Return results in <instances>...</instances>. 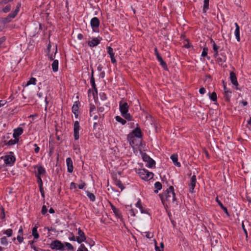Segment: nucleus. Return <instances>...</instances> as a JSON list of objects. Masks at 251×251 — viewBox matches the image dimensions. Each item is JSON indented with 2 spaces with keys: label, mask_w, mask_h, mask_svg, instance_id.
<instances>
[{
  "label": "nucleus",
  "mask_w": 251,
  "mask_h": 251,
  "mask_svg": "<svg viewBox=\"0 0 251 251\" xmlns=\"http://www.w3.org/2000/svg\"><path fill=\"white\" fill-rule=\"evenodd\" d=\"M160 197L164 205H167L166 202H168L169 204L174 203L176 201V197L174 187L172 186H170L165 192L160 195Z\"/></svg>",
  "instance_id": "f257e3e1"
},
{
  "label": "nucleus",
  "mask_w": 251,
  "mask_h": 251,
  "mask_svg": "<svg viewBox=\"0 0 251 251\" xmlns=\"http://www.w3.org/2000/svg\"><path fill=\"white\" fill-rule=\"evenodd\" d=\"M119 109L122 116L128 121H131L132 119V116L128 112L129 105L126 102L121 101L119 103Z\"/></svg>",
  "instance_id": "f03ea898"
},
{
  "label": "nucleus",
  "mask_w": 251,
  "mask_h": 251,
  "mask_svg": "<svg viewBox=\"0 0 251 251\" xmlns=\"http://www.w3.org/2000/svg\"><path fill=\"white\" fill-rule=\"evenodd\" d=\"M140 177L143 180L148 181L153 177V174L145 169H139L137 172Z\"/></svg>",
  "instance_id": "7ed1b4c3"
},
{
  "label": "nucleus",
  "mask_w": 251,
  "mask_h": 251,
  "mask_svg": "<svg viewBox=\"0 0 251 251\" xmlns=\"http://www.w3.org/2000/svg\"><path fill=\"white\" fill-rule=\"evenodd\" d=\"M50 248L52 250L64 251V245H63L61 241L56 240L52 241L50 244Z\"/></svg>",
  "instance_id": "20e7f679"
},
{
  "label": "nucleus",
  "mask_w": 251,
  "mask_h": 251,
  "mask_svg": "<svg viewBox=\"0 0 251 251\" xmlns=\"http://www.w3.org/2000/svg\"><path fill=\"white\" fill-rule=\"evenodd\" d=\"M0 159H3L4 162V163L6 165L11 166L12 165L15 161L16 158L15 156L13 155H5L4 156H2L0 158Z\"/></svg>",
  "instance_id": "39448f33"
},
{
  "label": "nucleus",
  "mask_w": 251,
  "mask_h": 251,
  "mask_svg": "<svg viewBox=\"0 0 251 251\" xmlns=\"http://www.w3.org/2000/svg\"><path fill=\"white\" fill-rule=\"evenodd\" d=\"M142 158L143 160L147 162L146 166L147 167L149 168H152L153 166L155 165V161L146 153H144L142 154Z\"/></svg>",
  "instance_id": "423d86ee"
},
{
  "label": "nucleus",
  "mask_w": 251,
  "mask_h": 251,
  "mask_svg": "<svg viewBox=\"0 0 251 251\" xmlns=\"http://www.w3.org/2000/svg\"><path fill=\"white\" fill-rule=\"evenodd\" d=\"M86 240V237L84 232L79 228L78 229V236L76 237V241L78 243H81Z\"/></svg>",
  "instance_id": "0eeeda50"
},
{
  "label": "nucleus",
  "mask_w": 251,
  "mask_h": 251,
  "mask_svg": "<svg viewBox=\"0 0 251 251\" xmlns=\"http://www.w3.org/2000/svg\"><path fill=\"white\" fill-rule=\"evenodd\" d=\"M79 124L78 121H75L74 123V138L75 140H78L79 139Z\"/></svg>",
  "instance_id": "6e6552de"
},
{
  "label": "nucleus",
  "mask_w": 251,
  "mask_h": 251,
  "mask_svg": "<svg viewBox=\"0 0 251 251\" xmlns=\"http://www.w3.org/2000/svg\"><path fill=\"white\" fill-rule=\"evenodd\" d=\"M196 183V176L193 175L190 180V182L189 184V192L191 193L193 192V190L195 187Z\"/></svg>",
  "instance_id": "1a4fd4ad"
},
{
  "label": "nucleus",
  "mask_w": 251,
  "mask_h": 251,
  "mask_svg": "<svg viewBox=\"0 0 251 251\" xmlns=\"http://www.w3.org/2000/svg\"><path fill=\"white\" fill-rule=\"evenodd\" d=\"M107 53H108V54L110 56L111 62L113 64L116 63V60L114 56V53L113 52V49L110 47H108L107 48Z\"/></svg>",
  "instance_id": "9d476101"
},
{
  "label": "nucleus",
  "mask_w": 251,
  "mask_h": 251,
  "mask_svg": "<svg viewBox=\"0 0 251 251\" xmlns=\"http://www.w3.org/2000/svg\"><path fill=\"white\" fill-rule=\"evenodd\" d=\"M16 16V15L12 12L9 14L6 17L2 18L1 22L4 24L8 23L10 22L11 20L14 19Z\"/></svg>",
  "instance_id": "9b49d317"
},
{
  "label": "nucleus",
  "mask_w": 251,
  "mask_h": 251,
  "mask_svg": "<svg viewBox=\"0 0 251 251\" xmlns=\"http://www.w3.org/2000/svg\"><path fill=\"white\" fill-rule=\"evenodd\" d=\"M133 135L137 138L142 137V132L139 127H137L133 130L132 133L128 136V138H130V136L132 137Z\"/></svg>",
  "instance_id": "f8f14e48"
},
{
  "label": "nucleus",
  "mask_w": 251,
  "mask_h": 251,
  "mask_svg": "<svg viewBox=\"0 0 251 251\" xmlns=\"http://www.w3.org/2000/svg\"><path fill=\"white\" fill-rule=\"evenodd\" d=\"M100 38H94L92 40L88 42V45L91 47H94L100 43Z\"/></svg>",
  "instance_id": "ddd939ff"
},
{
  "label": "nucleus",
  "mask_w": 251,
  "mask_h": 251,
  "mask_svg": "<svg viewBox=\"0 0 251 251\" xmlns=\"http://www.w3.org/2000/svg\"><path fill=\"white\" fill-rule=\"evenodd\" d=\"M230 79L233 85L236 87L238 86V83L237 80V77L235 74L233 72H231L230 73Z\"/></svg>",
  "instance_id": "4468645a"
},
{
  "label": "nucleus",
  "mask_w": 251,
  "mask_h": 251,
  "mask_svg": "<svg viewBox=\"0 0 251 251\" xmlns=\"http://www.w3.org/2000/svg\"><path fill=\"white\" fill-rule=\"evenodd\" d=\"M23 132V129L22 127H18L14 130L13 136L15 139H19V136Z\"/></svg>",
  "instance_id": "2eb2a0df"
},
{
  "label": "nucleus",
  "mask_w": 251,
  "mask_h": 251,
  "mask_svg": "<svg viewBox=\"0 0 251 251\" xmlns=\"http://www.w3.org/2000/svg\"><path fill=\"white\" fill-rule=\"evenodd\" d=\"M100 25V21L97 17L93 18L91 20V26L94 28H97L99 27Z\"/></svg>",
  "instance_id": "dca6fc26"
},
{
  "label": "nucleus",
  "mask_w": 251,
  "mask_h": 251,
  "mask_svg": "<svg viewBox=\"0 0 251 251\" xmlns=\"http://www.w3.org/2000/svg\"><path fill=\"white\" fill-rule=\"evenodd\" d=\"M66 163L68 167V171L69 173H72L73 171V161L70 157L66 159Z\"/></svg>",
  "instance_id": "f3484780"
},
{
  "label": "nucleus",
  "mask_w": 251,
  "mask_h": 251,
  "mask_svg": "<svg viewBox=\"0 0 251 251\" xmlns=\"http://www.w3.org/2000/svg\"><path fill=\"white\" fill-rule=\"evenodd\" d=\"M235 25L236 27V29L235 30V35L237 41L239 42L240 41V27L237 23H235Z\"/></svg>",
  "instance_id": "a211bd4d"
},
{
  "label": "nucleus",
  "mask_w": 251,
  "mask_h": 251,
  "mask_svg": "<svg viewBox=\"0 0 251 251\" xmlns=\"http://www.w3.org/2000/svg\"><path fill=\"white\" fill-rule=\"evenodd\" d=\"M171 158L174 164L177 167H180V163L177 161V155L176 154H173L171 156Z\"/></svg>",
  "instance_id": "6ab92c4d"
},
{
  "label": "nucleus",
  "mask_w": 251,
  "mask_h": 251,
  "mask_svg": "<svg viewBox=\"0 0 251 251\" xmlns=\"http://www.w3.org/2000/svg\"><path fill=\"white\" fill-rule=\"evenodd\" d=\"M111 209L116 217L120 218L121 216V213L118 209L115 207L113 204L110 203Z\"/></svg>",
  "instance_id": "aec40b11"
},
{
  "label": "nucleus",
  "mask_w": 251,
  "mask_h": 251,
  "mask_svg": "<svg viewBox=\"0 0 251 251\" xmlns=\"http://www.w3.org/2000/svg\"><path fill=\"white\" fill-rule=\"evenodd\" d=\"M216 201L217 202V203H218V204L220 205V206L221 207V208L224 211V212L226 213V214L227 215V216H229V214L228 212V211H227V208L225 207L223 204H222V203L219 200L218 197L216 198Z\"/></svg>",
  "instance_id": "412c9836"
},
{
  "label": "nucleus",
  "mask_w": 251,
  "mask_h": 251,
  "mask_svg": "<svg viewBox=\"0 0 251 251\" xmlns=\"http://www.w3.org/2000/svg\"><path fill=\"white\" fill-rule=\"evenodd\" d=\"M226 57L224 53H221L220 56L217 58V61L221 64L226 61Z\"/></svg>",
  "instance_id": "4be33fe9"
},
{
  "label": "nucleus",
  "mask_w": 251,
  "mask_h": 251,
  "mask_svg": "<svg viewBox=\"0 0 251 251\" xmlns=\"http://www.w3.org/2000/svg\"><path fill=\"white\" fill-rule=\"evenodd\" d=\"M51 67L52 70L54 72H56L58 71V61L57 60H55L53 61L51 64Z\"/></svg>",
  "instance_id": "5701e85b"
},
{
  "label": "nucleus",
  "mask_w": 251,
  "mask_h": 251,
  "mask_svg": "<svg viewBox=\"0 0 251 251\" xmlns=\"http://www.w3.org/2000/svg\"><path fill=\"white\" fill-rule=\"evenodd\" d=\"M225 91V97L227 100H229L230 98L231 92L227 90L226 86L224 87Z\"/></svg>",
  "instance_id": "b1692460"
},
{
  "label": "nucleus",
  "mask_w": 251,
  "mask_h": 251,
  "mask_svg": "<svg viewBox=\"0 0 251 251\" xmlns=\"http://www.w3.org/2000/svg\"><path fill=\"white\" fill-rule=\"evenodd\" d=\"M45 172L46 171L45 169L42 166H39L37 168V174L36 175V176H41V175L45 174Z\"/></svg>",
  "instance_id": "393cba45"
},
{
  "label": "nucleus",
  "mask_w": 251,
  "mask_h": 251,
  "mask_svg": "<svg viewBox=\"0 0 251 251\" xmlns=\"http://www.w3.org/2000/svg\"><path fill=\"white\" fill-rule=\"evenodd\" d=\"M114 183L117 186H118L119 188L121 189V191H122L125 188L123 183L119 179H115L114 181Z\"/></svg>",
  "instance_id": "a878e982"
},
{
  "label": "nucleus",
  "mask_w": 251,
  "mask_h": 251,
  "mask_svg": "<svg viewBox=\"0 0 251 251\" xmlns=\"http://www.w3.org/2000/svg\"><path fill=\"white\" fill-rule=\"evenodd\" d=\"M158 61L160 62V65L162 66V67L165 69H167V66L166 62L163 60V58L161 57H158L157 58Z\"/></svg>",
  "instance_id": "bb28decb"
},
{
  "label": "nucleus",
  "mask_w": 251,
  "mask_h": 251,
  "mask_svg": "<svg viewBox=\"0 0 251 251\" xmlns=\"http://www.w3.org/2000/svg\"><path fill=\"white\" fill-rule=\"evenodd\" d=\"M78 111V104L76 103V102H75V104L73 105L72 107V112L74 113V114L76 116L77 115Z\"/></svg>",
  "instance_id": "cd10ccee"
},
{
  "label": "nucleus",
  "mask_w": 251,
  "mask_h": 251,
  "mask_svg": "<svg viewBox=\"0 0 251 251\" xmlns=\"http://www.w3.org/2000/svg\"><path fill=\"white\" fill-rule=\"evenodd\" d=\"M90 83L92 85L93 88L95 90L96 93H97V89L96 88V85L95 83V78L93 76V73H92V76L90 79Z\"/></svg>",
  "instance_id": "c85d7f7f"
},
{
  "label": "nucleus",
  "mask_w": 251,
  "mask_h": 251,
  "mask_svg": "<svg viewBox=\"0 0 251 251\" xmlns=\"http://www.w3.org/2000/svg\"><path fill=\"white\" fill-rule=\"evenodd\" d=\"M154 243H155V251H163V248H164V244L163 242H161L160 243V248L159 247H158L157 245H156V240H154Z\"/></svg>",
  "instance_id": "c756f323"
},
{
  "label": "nucleus",
  "mask_w": 251,
  "mask_h": 251,
  "mask_svg": "<svg viewBox=\"0 0 251 251\" xmlns=\"http://www.w3.org/2000/svg\"><path fill=\"white\" fill-rule=\"evenodd\" d=\"M154 187L156 189V190H154V193H157L158 192V190L161 189L162 185L160 182H156L154 184Z\"/></svg>",
  "instance_id": "7c9ffc66"
},
{
  "label": "nucleus",
  "mask_w": 251,
  "mask_h": 251,
  "mask_svg": "<svg viewBox=\"0 0 251 251\" xmlns=\"http://www.w3.org/2000/svg\"><path fill=\"white\" fill-rule=\"evenodd\" d=\"M209 0H204V4L203 8V12L206 13V10L209 8Z\"/></svg>",
  "instance_id": "2f4dec72"
},
{
  "label": "nucleus",
  "mask_w": 251,
  "mask_h": 251,
  "mask_svg": "<svg viewBox=\"0 0 251 251\" xmlns=\"http://www.w3.org/2000/svg\"><path fill=\"white\" fill-rule=\"evenodd\" d=\"M19 141V139H14L10 140L7 143L4 141L5 144L7 145H13L17 143Z\"/></svg>",
  "instance_id": "473e14b6"
},
{
  "label": "nucleus",
  "mask_w": 251,
  "mask_h": 251,
  "mask_svg": "<svg viewBox=\"0 0 251 251\" xmlns=\"http://www.w3.org/2000/svg\"><path fill=\"white\" fill-rule=\"evenodd\" d=\"M32 235L34 236V238L37 239L39 238V234L37 232V227L35 226L32 228Z\"/></svg>",
  "instance_id": "72a5a7b5"
},
{
  "label": "nucleus",
  "mask_w": 251,
  "mask_h": 251,
  "mask_svg": "<svg viewBox=\"0 0 251 251\" xmlns=\"http://www.w3.org/2000/svg\"><path fill=\"white\" fill-rule=\"evenodd\" d=\"M36 82V79L34 77H31L27 82L26 84V86H27L29 85L33 84L35 85Z\"/></svg>",
  "instance_id": "f704fd0d"
},
{
  "label": "nucleus",
  "mask_w": 251,
  "mask_h": 251,
  "mask_svg": "<svg viewBox=\"0 0 251 251\" xmlns=\"http://www.w3.org/2000/svg\"><path fill=\"white\" fill-rule=\"evenodd\" d=\"M209 98L210 100L213 101H215L217 100V95L215 92H212L211 94L209 93Z\"/></svg>",
  "instance_id": "c9c22d12"
},
{
  "label": "nucleus",
  "mask_w": 251,
  "mask_h": 251,
  "mask_svg": "<svg viewBox=\"0 0 251 251\" xmlns=\"http://www.w3.org/2000/svg\"><path fill=\"white\" fill-rule=\"evenodd\" d=\"M115 119L117 121H118L119 123H121L123 125H124L126 124V122L125 120L123 119L122 118L119 116H117L115 117Z\"/></svg>",
  "instance_id": "e433bc0d"
},
{
  "label": "nucleus",
  "mask_w": 251,
  "mask_h": 251,
  "mask_svg": "<svg viewBox=\"0 0 251 251\" xmlns=\"http://www.w3.org/2000/svg\"><path fill=\"white\" fill-rule=\"evenodd\" d=\"M86 193H87V196L89 198L90 201H94L95 200V195L93 194H92L88 191H87Z\"/></svg>",
  "instance_id": "4c0bfd02"
},
{
  "label": "nucleus",
  "mask_w": 251,
  "mask_h": 251,
  "mask_svg": "<svg viewBox=\"0 0 251 251\" xmlns=\"http://www.w3.org/2000/svg\"><path fill=\"white\" fill-rule=\"evenodd\" d=\"M13 231L11 229H8L3 231V234H6L7 237H11L12 235Z\"/></svg>",
  "instance_id": "58836bf2"
},
{
  "label": "nucleus",
  "mask_w": 251,
  "mask_h": 251,
  "mask_svg": "<svg viewBox=\"0 0 251 251\" xmlns=\"http://www.w3.org/2000/svg\"><path fill=\"white\" fill-rule=\"evenodd\" d=\"M21 4L20 3H18L17 4V5L16 6L15 10L13 12H12V13H13L15 15L17 16L18 12H19L20 8L21 7Z\"/></svg>",
  "instance_id": "ea45409f"
},
{
  "label": "nucleus",
  "mask_w": 251,
  "mask_h": 251,
  "mask_svg": "<svg viewBox=\"0 0 251 251\" xmlns=\"http://www.w3.org/2000/svg\"><path fill=\"white\" fill-rule=\"evenodd\" d=\"M11 10L10 5H7L2 9V11L4 13H7Z\"/></svg>",
  "instance_id": "a19ab883"
},
{
  "label": "nucleus",
  "mask_w": 251,
  "mask_h": 251,
  "mask_svg": "<svg viewBox=\"0 0 251 251\" xmlns=\"http://www.w3.org/2000/svg\"><path fill=\"white\" fill-rule=\"evenodd\" d=\"M144 233H145V236L147 238H151L153 236V233L151 232H145Z\"/></svg>",
  "instance_id": "79ce46f5"
},
{
  "label": "nucleus",
  "mask_w": 251,
  "mask_h": 251,
  "mask_svg": "<svg viewBox=\"0 0 251 251\" xmlns=\"http://www.w3.org/2000/svg\"><path fill=\"white\" fill-rule=\"evenodd\" d=\"M66 246L67 249L69 250H73L74 247L73 246L69 243L65 242L64 246Z\"/></svg>",
  "instance_id": "37998d69"
},
{
  "label": "nucleus",
  "mask_w": 251,
  "mask_h": 251,
  "mask_svg": "<svg viewBox=\"0 0 251 251\" xmlns=\"http://www.w3.org/2000/svg\"><path fill=\"white\" fill-rule=\"evenodd\" d=\"M0 242L1 244L3 245H7V239L5 237H3L0 239Z\"/></svg>",
  "instance_id": "c03bdc74"
},
{
  "label": "nucleus",
  "mask_w": 251,
  "mask_h": 251,
  "mask_svg": "<svg viewBox=\"0 0 251 251\" xmlns=\"http://www.w3.org/2000/svg\"><path fill=\"white\" fill-rule=\"evenodd\" d=\"M211 42L213 43V49L214 52H217V50H218L219 47L216 45L215 43L212 39H211Z\"/></svg>",
  "instance_id": "a18cd8bd"
},
{
  "label": "nucleus",
  "mask_w": 251,
  "mask_h": 251,
  "mask_svg": "<svg viewBox=\"0 0 251 251\" xmlns=\"http://www.w3.org/2000/svg\"><path fill=\"white\" fill-rule=\"evenodd\" d=\"M37 177V183H38L39 187L43 186V181L40 176H36Z\"/></svg>",
  "instance_id": "49530a36"
},
{
  "label": "nucleus",
  "mask_w": 251,
  "mask_h": 251,
  "mask_svg": "<svg viewBox=\"0 0 251 251\" xmlns=\"http://www.w3.org/2000/svg\"><path fill=\"white\" fill-rule=\"evenodd\" d=\"M207 51H208V48H204L203 49L202 52L201 53V56L202 57H205V56H207Z\"/></svg>",
  "instance_id": "de8ad7c7"
},
{
  "label": "nucleus",
  "mask_w": 251,
  "mask_h": 251,
  "mask_svg": "<svg viewBox=\"0 0 251 251\" xmlns=\"http://www.w3.org/2000/svg\"><path fill=\"white\" fill-rule=\"evenodd\" d=\"M47 211H48V209H47L46 206L43 205L42 206V210H41V212H42V214H43V215L46 214L47 213Z\"/></svg>",
  "instance_id": "09e8293b"
},
{
  "label": "nucleus",
  "mask_w": 251,
  "mask_h": 251,
  "mask_svg": "<svg viewBox=\"0 0 251 251\" xmlns=\"http://www.w3.org/2000/svg\"><path fill=\"white\" fill-rule=\"evenodd\" d=\"M29 244H30V247L34 249L35 251H38L37 248L34 245V241H29Z\"/></svg>",
  "instance_id": "8fccbe9b"
},
{
  "label": "nucleus",
  "mask_w": 251,
  "mask_h": 251,
  "mask_svg": "<svg viewBox=\"0 0 251 251\" xmlns=\"http://www.w3.org/2000/svg\"><path fill=\"white\" fill-rule=\"evenodd\" d=\"M17 240L20 243H21L23 242L24 238L23 237V235H18L17 237Z\"/></svg>",
  "instance_id": "3c124183"
},
{
  "label": "nucleus",
  "mask_w": 251,
  "mask_h": 251,
  "mask_svg": "<svg viewBox=\"0 0 251 251\" xmlns=\"http://www.w3.org/2000/svg\"><path fill=\"white\" fill-rule=\"evenodd\" d=\"M95 107L94 106H91L90 109V116L92 117L93 115V111L95 110Z\"/></svg>",
  "instance_id": "603ef678"
},
{
  "label": "nucleus",
  "mask_w": 251,
  "mask_h": 251,
  "mask_svg": "<svg viewBox=\"0 0 251 251\" xmlns=\"http://www.w3.org/2000/svg\"><path fill=\"white\" fill-rule=\"evenodd\" d=\"M40 191L43 198L45 197L44 191L43 186H39Z\"/></svg>",
  "instance_id": "864d4df0"
},
{
  "label": "nucleus",
  "mask_w": 251,
  "mask_h": 251,
  "mask_svg": "<svg viewBox=\"0 0 251 251\" xmlns=\"http://www.w3.org/2000/svg\"><path fill=\"white\" fill-rule=\"evenodd\" d=\"M199 92L201 94H204L205 93V89L204 87H201L199 90Z\"/></svg>",
  "instance_id": "5fc2aeb1"
},
{
  "label": "nucleus",
  "mask_w": 251,
  "mask_h": 251,
  "mask_svg": "<svg viewBox=\"0 0 251 251\" xmlns=\"http://www.w3.org/2000/svg\"><path fill=\"white\" fill-rule=\"evenodd\" d=\"M136 206L139 208L140 209H141V208H142L140 200H139L136 203Z\"/></svg>",
  "instance_id": "6e6d98bb"
},
{
  "label": "nucleus",
  "mask_w": 251,
  "mask_h": 251,
  "mask_svg": "<svg viewBox=\"0 0 251 251\" xmlns=\"http://www.w3.org/2000/svg\"><path fill=\"white\" fill-rule=\"evenodd\" d=\"M34 146L35 147V149L34 150L35 152L36 153H38L40 150V148L38 147V146L36 144L34 145Z\"/></svg>",
  "instance_id": "4d7b16f0"
},
{
  "label": "nucleus",
  "mask_w": 251,
  "mask_h": 251,
  "mask_svg": "<svg viewBox=\"0 0 251 251\" xmlns=\"http://www.w3.org/2000/svg\"><path fill=\"white\" fill-rule=\"evenodd\" d=\"M154 52H155V54L156 56V58L157 59L158 58V57H161L160 55L159 54V53H158V50H157V48H155L154 49Z\"/></svg>",
  "instance_id": "13d9d810"
},
{
  "label": "nucleus",
  "mask_w": 251,
  "mask_h": 251,
  "mask_svg": "<svg viewBox=\"0 0 251 251\" xmlns=\"http://www.w3.org/2000/svg\"><path fill=\"white\" fill-rule=\"evenodd\" d=\"M76 187V184L74 182H72L70 184V189H75Z\"/></svg>",
  "instance_id": "bf43d9fd"
},
{
  "label": "nucleus",
  "mask_w": 251,
  "mask_h": 251,
  "mask_svg": "<svg viewBox=\"0 0 251 251\" xmlns=\"http://www.w3.org/2000/svg\"><path fill=\"white\" fill-rule=\"evenodd\" d=\"M6 103V101L5 100H0V107L4 105Z\"/></svg>",
  "instance_id": "052dcab7"
},
{
  "label": "nucleus",
  "mask_w": 251,
  "mask_h": 251,
  "mask_svg": "<svg viewBox=\"0 0 251 251\" xmlns=\"http://www.w3.org/2000/svg\"><path fill=\"white\" fill-rule=\"evenodd\" d=\"M13 0H2L1 2H0V4H6L7 3H8V2L9 1H12Z\"/></svg>",
  "instance_id": "680f3d73"
},
{
  "label": "nucleus",
  "mask_w": 251,
  "mask_h": 251,
  "mask_svg": "<svg viewBox=\"0 0 251 251\" xmlns=\"http://www.w3.org/2000/svg\"><path fill=\"white\" fill-rule=\"evenodd\" d=\"M23 228L22 226H20V229H19V231H18V234H19L18 235H23Z\"/></svg>",
  "instance_id": "e2e57ef3"
},
{
  "label": "nucleus",
  "mask_w": 251,
  "mask_h": 251,
  "mask_svg": "<svg viewBox=\"0 0 251 251\" xmlns=\"http://www.w3.org/2000/svg\"><path fill=\"white\" fill-rule=\"evenodd\" d=\"M69 239L71 241H76V237H75L74 235H72V236L69 237Z\"/></svg>",
  "instance_id": "0e129e2a"
},
{
  "label": "nucleus",
  "mask_w": 251,
  "mask_h": 251,
  "mask_svg": "<svg viewBox=\"0 0 251 251\" xmlns=\"http://www.w3.org/2000/svg\"><path fill=\"white\" fill-rule=\"evenodd\" d=\"M85 185V183H82L81 184L78 185V187L79 189H82L83 188V187H84Z\"/></svg>",
  "instance_id": "69168bd1"
},
{
  "label": "nucleus",
  "mask_w": 251,
  "mask_h": 251,
  "mask_svg": "<svg viewBox=\"0 0 251 251\" xmlns=\"http://www.w3.org/2000/svg\"><path fill=\"white\" fill-rule=\"evenodd\" d=\"M80 247L85 251H88L87 249L85 247V246L83 244H81L80 245Z\"/></svg>",
  "instance_id": "338daca9"
},
{
  "label": "nucleus",
  "mask_w": 251,
  "mask_h": 251,
  "mask_svg": "<svg viewBox=\"0 0 251 251\" xmlns=\"http://www.w3.org/2000/svg\"><path fill=\"white\" fill-rule=\"evenodd\" d=\"M77 38L79 40H81L83 38V36L82 34H78L77 35Z\"/></svg>",
  "instance_id": "774afa93"
}]
</instances>
